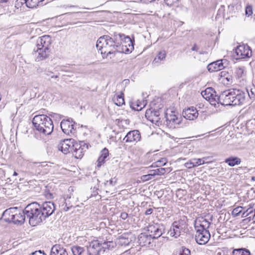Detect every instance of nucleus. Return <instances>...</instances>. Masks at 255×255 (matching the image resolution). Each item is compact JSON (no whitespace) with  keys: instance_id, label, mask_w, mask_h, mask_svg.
I'll return each mask as SVG.
<instances>
[{"instance_id":"nucleus-1","label":"nucleus","mask_w":255,"mask_h":255,"mask_svg":"<svg viewBox=\"0 0 255 255\" xmlns=\"http://www.w3.org/2000/svg\"><path fill=\"white\" fill-rule=\"evenodd\" d=\"M118 33H114L113 37L109 35H103L100 37L97 41L96 47L101 53L106 57L110 54L119 52V39Z\"/></svg>"},{"instance_id":"nucleus-2","label":"nucleus","mask_w":255,"mask_h":255,"mask_svg":"<svg viewBox=\"0 0 255 255\" xmlns=\"http://www.w3.org/2000/svg\"><path fill=\"white\" fill-rule=\"evenodd\" d=\"M32 124L36 130L44 135L51 134L53 130V121L45 115L40 114L34 116Z\"/></svg>"},{"instance_id":"nucleus-3","label":"nucleus","mask_w":255,"mask_h":255,"mask_svg":"<svg viewBox=\"0 0 255 255\" xmlns=\"http://www.w3.org/2000/svg\"><path fill=\"white\" fill-rule=\"evenodd\" d=\"M40 209V204L35 202L29 204L24 208L25 214L29 219V223L32 226H35L43 221Z\"/></svg>"},{"instance_id":"nucleus-4","label":"nucleus","mask_w":255,"mask_h":255,"mask_svg":"<svg viewBox=\"0 0 255 255\" xmlns=\"http://www.w3.org/2000/svg\"><path fill=\"white\" fill-rule=\"evenodd\" d=\"M26 217L24 209L19 210L17 207L9 208L3 213L4 221L9 223L12 222L14 224H23Z\"/></svg>"},{"instance_id":"nucleus-5","label":"nucleus","mask_w":255,"mask_h":255,"mask_svg":"<svg viewBox=\"0 0 255 255\" xmlns=\"http://www.w3.org/2000/svg\"><path fill=\"white\" fill-rule=\"evenodd\" d=\"M115 243L112 241L100 243L98 240L91 242L86 247L88 255H101L106 250H112L114 248Z\"/></svg>"},{"instance_id":"nucleus-6","label":"nucleus","mask_w":255,"mask_h":255,"mask_svg":"<svg viewBox=\"0 0 255 255\" xmlns=\"http://www.w3.org/2000/svg\"><path fill=\"white\" fill-rule=\"evenodd\" d=\"M226 95V97L222 96L226 106H239L244 104L247 94L242 90L234 89L227 92Z\"/></svg>"},{"instance_id":"nucleus-7","label":"nucleus","mask_w":255,"mask_h":255,"mask_svg":"<svg viewBox=\"0 0 255 255\" xmlns=\"http://www.w3.org/2000/svg\"><path fill=\"white\" fill-rule=\"evenodd\" d=\"M118 36L120 37L119 39V53L131 52L134 49V39L132 40L128 36L122 33H118Z\"/></svg>"},{"instance_id":"nucleus-8","label":"nucleus","mask_w":255,"mask_h":255,"mask_svg":"<svg viewBox=\"0 0 255 255\" xmlns=\"http://www.w3.org/2000/svg\"><path fill=\"white\" fill-rule=\"evenodd\" d=\"M164 226L162 224L153 223L147 227L149 237L154 239L159 238L164 233Z\"/></svg>"},{"instance_id":"nucleus-9","label":"nucleus","mask_w":255,"mask_h":255,"mask_svg":"<svg viewBox=\"0 0 255 255\" xmlns=\"http://www.w3.org/2000/svg\"><path fill=\"white\" fill-rule=\"evenodd\" d=\"M186 226V222L184 220H180L174 221L171 226L170 230L168 231V235L175 238L179 237L182 232Z\"/></svg>"},{"instance_id":"nucleus-10","label":"nucleus","mask_w":255,"mask_h":255,"mask_svg":"<svg viewBox=\"0 0 255 255\" xmlns=\"http://www.w3.org/2000/svg\"><path fill=\"white\" fill-rule=\"evenodd\" d=\"M171 114L165 113L164 118L165 121L164 124L169 128L174 129L181 122V117H178L175 114V112L171 111Z\"/></svg>"},{"instance_id":"nucleus-11","label":"nucleus","mask_w":255,"mask_h":255,"mask_svg":"<svg viewBox=\"0 0 255 255\" xmlns=\"http://www.w3.org/2000/svg\"><path fill=\"white\" fill-rule=\"evenodd\" d=\"M41 215L43 220L50 216L55 210V204L51 201H47L40 204Z\"/></svg>"},{"instance_id":"nucleus-12","label":"nucleus","mask_w":255,"mask_h":255,"mask_svg":"<svg viewBox=\"0 0 255 255\" xmlns=\"http://www.w3.org/2000/svg\"><path fill=\"white\" fill-rule=\"evenodd\" d=\"M161 112V107H151L146 111L145 116L152 123H157L160 119L159 116Z\"/></svg>"},{"instance_id":"nucleus-13","label":"nucleus","mask_w":255,"mask_h":255,"mask_svg":"<svg viewBox=\"0 0 255 255\" xmlns=\"http://www.w3.org/2000/svg\"><path fill=\"white\" fill-rule=\"evenodd\" d=\"M252 50L248 45H240L235 50L237 59L249 58L252 56Z\"/></svg>"},{"instance_id":"nucleus-14","label":"nucleus","mask_w":255,"mask_h":255,"mask_svg":"<svg viewBox=\"0 0 255 255\" xmlns=\"http://www.w3.org/2000/svg\"><path fill=\"white\" fill-rule=\"evenodd\" d=\"M196 233L195 239L197 244L205 245L210 238V234L208 230L195 229Z\"/></svg>"},{"instance_id":"nucleus-15","label":"nucleus","mask_w":255,"mask_h":255,"mask_svg":"<svg viewBox=\"0 0 255 255\" xmlns=\"http://www.w3.org/2000/svg\"><path fill=\"white\" fill-rule=\"evenodd\" d=\"M75 123L72 119L69 118L67 120H63L60 124V127L63 132L67 135L74 133L76 130L74 128Z\"/></svg>"},{"instance_id":"nucleus-16","label":"nucleus","mask_w":255,"mask_h":255,"mask_svg":"<svg viewBox=\"0 0 255 255\" xmlns=\"http://www.w3.org/2000/svg\"><path fill=\"white\" fill-rule=\"evenodd\" d=\"M141 139L140 132L138 130L134 129L128 131L123 139L126 143H137Z\"/></svg>"},{"instance_id":"nucleus-17","label":"nucleus","mask_w":255,"mask_h":255,"mask_svg":"<svg viewBox=\"0 0 255 255\" xmlns=\"http://www.w3.org/2000/svg\"><path fill=\"white\" fill-rule=\"evenodd\" d=\"M74 140L72 138L65 139L61 140L58 145V149L64 154L72 151L73 144H75Z\"/></svg>"},{"instance_id":"nucleus-18","label":"nucleus","mask_w":255,"mask_h":255,"mask_svg":"<svg viewBox=\"0 0 255 255\" xmlns=\"http://www.w3.org/2000/svg\"><path fill=\"white\" fill-rule=\"evenodd\" d=\"M226 60L222 59L212 62L208 65L207 69L210 72H214L224 69L226 66L224 65Z\"/></svg>"},{"instance_id":"nucleus-19","label":"nucleus","mask_w":255,"mask_h":255,"mask_svg":"<svg viewBox=\"0 0 255 255\" xmlns=\"http://www.w3.org/2000/svg\"><path fill=\"white\" fill-rule=\"evenodd\" d=\"M51 38L49 35H44L39 37L37 40L36 47L45 49H50L49 47L51 44Z\"/></svg>"},{"instance_id":"nucleus-20","label":"nucleus","mask_w":255,"mask_h":255,"mask_svg":"<svg viewBox=\"0 0 255 255\" xmlns=\"http://www.w3.org/2000/svg\"><path fill=\"white\" fill-rule=\"evenodd\" d=\"M212 216L210 217L209 221L208 219L204 218H201L195 221L194 227L195 229L208 230L209 228L211 222L212 221Z\"/></svg>"},{"instance_id":"nucleus-21","label":"nucleus","mask_w":255,"mask_h":255,"mask_svg":"<svg viewBox=\"0 0 255 255\" xmlns=\"http://www.w3.org/2000/svg\"><path fill=\"white\" fill-rule=\"evenodd\" d=\"M198 111L196 108L194 107H191L185 110L182 112V116L187 120H194L197 118L198 116Z\"/></svg>"},{"instance_id":"nucleus-22","label":"nucleus","mask_w":255,"mask_h":255,"mask_svg":"<svg viewBox=\"0 0 255 255\" xmlns=\"http://www.w3.org/2000/svg\"><path fill=\"white\" fill-rule=\"evenodd\" d=\"M33 52L35 54H38L36 58L37 61H41L46 58L50 52V49H45L44 48H40L36 47V49H33Z\"/></svg>"},{"instance_id":"nucleus-23","label":"nucleus","mask_w":255,"mask_h":255,"mask_svg":"<svg viewBox=\"0 0 255 255\" xmlns=\"http://www.w3.org/2000/svg\"><path fill=\"white\" fill-rule=\"evenodd\" d=\"M50 255H68V253L62 246L56 244L51 248Z\"/></svg>"},{"instance_id":"nucleus-24","label":"nucleus","mask_w":255,"mask_h":255,"mask_svg":"<svg viewBox=\"0 0 255 255\" xmlns=\"http://www.w3.org/2000/svg\"><path fill=\"white\" fill-rule=\"evenodd\" d=\"M73 255H88L87 249L78 245H74L71 247Z\"/></svg>"},{"instance_id":"nucleus-25","label":"nucleus","mask_w":255,"mask_h":255,"mask_svg":"<svg viewBox=\"0 0 255 255\" xmlns=\"http://www.w3.org/2000/svg\"><path fill=\"white\" fill-rule=\"evenodd\" d=\"M72 152L76 158H81L83 155L84 151L80 148V146L78 144L77 142H75L73 144V149Z\"/></svg>"},{"instance_id":"nucleus-26","label":"nucleus","mask_w":255,"mask_h":255,"mask_svg":"<svg viewBox=\"0 0 255 255\" xmlns=\"http://www.w3.org/2000/svg\"><path fill=\"white\" fill-rule=\"evenodd\" d=\"M109 156V150L107 148H104L101 151V154L99 157L97 162V167H100L103 163L105 161L106 159Z\"/></svg>"},{"instance_id":"nucleus-27","label":"nucleus","mask_w":255,"mask_h":255,"mask_svg":"<svg viewBox=\"0 0 255 255\" xmlns=\"http://www.w3.org/2000/svg\"><path fill=\"white\" fill-rule=\"evenodd\" d=\"M225 162L229 166L233 167L241 163V159L237 156H230L225 160Z\"/></svg>"},{"instance_id":"nucleus-28","label":"nucleus","mask_w":255,"mask_h":255,"mask_svg":"<svg viewBox=\"0 0 255 255\" xmlns=\"http://www.w3.org/2000/svg\"><path fill=\"white\" fill-rule=\"evenodd\" d=\"M128 235L124 234L121 236L118 239V243L122 246H128L131 242V238L128 237Z\"/></svg>"},{"instance_id":"nucleus-29","label":"nucleus","mask_w":255,"mask_h":255,"mask_svg":"<svg viewBox=\"0 0 255 255\" xmlns=\"http://www.w3.org/2000/svg\"><path fill=\"white\" fill-rule=\"evenodd\" d=\"M227 92H224L222 93L219 96L217 95L214 96L213 99H214V101L216 103V104H221L222 105L226 106V103H224V100L223 97L222 96L226 97L227 96Z\"/></svg>"},{"instance_id":"nucleus-30","label":"nucleus","mask_w":255,"mask_h":255,"mask_svg":"<svg viewBox=\"0 0 255 255\" xmlns=\"http://www.w3.org/2000/svg\"><path fill=\"white\" fill-rule=\"evenodd\" d=\"M232 253L233 255H251L250 252L245 248L235 249Z\"/></svg>"},{"instance_id":"nucleus-31","label":"nucleus","mask_w":255,"mask_h":255,"mask_svg":"<svg viewBox=\"0 0 255 255\" xmlns=\"http://www.w3.org/2000/svg\"><path fill=\"white\" fill-rule=\"evenodd\" d=\"M146 101H143L142 102H136V104H132L130 107L135 111H141L146 105Z\"/></svg>"},{"instance_id":"nucleus-32","label":"nucleus","mask_w":255,"mask_h":255,"mask_svg":"<svg viewBox=\"0 0 255 255\" xmlns=\"http://www.w3.org/2000/svg\"><path fill=\"white\" fill-rule=\"evenodd\" d=\"M166 56V52L165 50L159 51L156 57L154 58L153 62L158 63L159 61L164 60Z\"/></svg>"},{"instance_id":"nucleus-33","label":"nucleus","mask_w":255,"mask_h":255,"mask_svg":"<svg viewBox=\"0 0 255 255\" xmlns=\"http://www.w3.org/2000/svg\"><path fill=\"white\" fill-rule=\"evenodd\" d=\"M115 104L118 106H121L125 104L124 96L122 95H117L114 99Z\"/></svg>"},{"instance_id":"nucleus-34","label":"nucleus","mask_w":255,"mask_h":255,"mask_svg":"<svg viewBox=\"0 0 255 255\" xmlns=\"http://www.w3.org/2000/svg\"><path fill=\"white\" fill-rule=\"evenodd\" d=\"M212 92H214V90L212 88H208L205 91L201 92V95L207 100V99H210L209 96Z\"/></svg>"},{"instance_id":"nucleus-35","label":"nucleus","mask_w":255,"mask_h":255,"mask_svg":"<svg viewBox=\"0 0 255 255\" xmlns=\"http://www.w3.org/2000/svg\"><path fill=\"white\" fill-rule=\"evenodd\" d=\"M249 207L244 212H243L242 214V217L244 218L248 217V216H252L253 213V207L251 204L249 205Z\"/></svg>"},{"instance_id":"nucleus-36","label":"nucleus","mask_w":255,"mask_h":255,"mask_svg":"<svg viewBox=\"0 0 255 255\" xmlns=\"http://www.w3.org/2000/svg\"><path fill=\"white\" fill-rule=\"evenodd\" d=\"M243 208L241 206H238L234 208L232 211V215L234 217H237L240 215L242 213Z\"/></svg>"},{"instance_id":"nucleus-37","label":"nucleus","mask_w":255,"mask_h":255,"mask_svg":"<svg viewBox=\"0 0 255 255\" xmlns=\"http://www.w3.org/2000/svg\"><path fill=\"white\" fill-rule=\"evenodd\" d=\"M117 183V179L115 178H112L109 181H106V182H105V186L107 187H114Z\"/></svg>"},{"instance_id":"nucleus-38","label":"nucleus","mask_w":255,"mask_h":255,"mask_svg":"<svg viewBox=\"0 0 255 255\" xmlns=\"http://www.w3.org/2000/svg\"><path fill=\"white\" fill-rule=\"evenodd\" d=\"M179 255H191L190 250L184 247L181 248Z\"/></svg>"},{"instance_id":"nucleus-39","label":"nucleus","mask_w":255,"mask_h":255,"mask_svg":"<svg viewBox=\"0 0 255 255\" xmlns=\"http://www.w3.org/2000/svg\"><path fill=\"white\" fill-rule=\"evenodd\" d=\"M222 82H224L225 84L227 85L231 84L233 82L232 75L229 74L225 78L222 79Z\"/></svg>"},{"instance_id":"nucleus-40","label":"nucleus","mask_w":255,"mask_h":255,"mask_svg":"<svg viewBox=\"0 0 255 255\" xmlns=\"http://www.w3.org/2000/svg\"><path fill=\"white\" fill-rule=\"evenodd\" d=\"M192 159V160L193 161V163H194V164L195 165V166H198V165H200L203 164L205 163V161L203 160V159H201V158H198V159L194 158V159Z\"/></svg>"},{"instance_id":"nucleus-41","label":"nucleus","mask_w":255,"mask_h":255,"mask_svg":"<svg viewBox=\"0 0 255 255\" xmlns=\"http://www.w3.org/2000/svg\"><path fill=\"white\" fill-rule=\"evenodd\" d=\"M78 144L80 146V148H81L84 152L89 148V144L85 143L84 141H80L79 143H78Z\"/></svg>"},{"instance_id":"nucleus-42","label":"nucleus","mask_w":255,"mask_h":255,"mask_svg":"<svg viewBox=\"0 0 255 255\" xmlns=\"http://www.w3.org/2000/svg\"><path fill=\"white\" fill-rule=\"evenodd\" d=\"M155 170H156L157 175H163L166 172L165 168H162V167L157 168Z\"/></svg>"},{"instance_id":"nucleus-43","label":"nucleus","mask_w":255,"mask_h":255,"mask_svg":"<svg viewBox=\"0 0 255 255\" xmlns=\"http://www.w3.org/2000/svg\"><path fill=\"white\" fill-rule=\"evenodd\" d=\"M246 14L249 16L253 14L252 7L250 5L247 6L246 8Z\"/></svg>"},{"instance_id":"nucleus-44","label":"nucleus","mask_w":255,"mask_h":255,"mask_svg":"<svg viewBox=\"0 0 255 255\" xmlns=\"http://www.w3.org/2000/svg\"><path fill=\"white\" fill-rule=\"evenodd\" d=\"M185 166L189 169H190L193 167H195L192 159H191L189 162L185 163Z\"/></svg>"},{"instance_id":"nucleus-45","label":"nucleus","mask_w":255,"mask_h":255,"mask_svg":"<svg viewBox=\"0 0 255 255\" xmlns=\"http://www.w3.org/2000/svg\"><path fill=\"white\" fill-rule=\"evenodd\" d=\"M64 206V207H63V210L65 212L69 211L73 207L72 205H70L69 204H68L66 202H65V203L62 205V206Z\"/></svg>"},{"instance_id":"nucleus-46","label":"nucleus","mask_w":255,"mask_h":255,"mask_svg":"<svg viewBox=\"0 0 255 255\" xmlns=\"http://www.w3.org/2000/svg\"><path fill=\"white\" fill-rule=\"evenodd\" d=\"M230 74L228 73V72L226 71H221L219 74V76H220L221 78L223 79L225 78L227 76H228Z\"/></svg>"},{"instance_id":"nucleus-47","label":"nucleus","mask_w":255,"mask_h":255,"mask_svg":"<svg viewBox=\"0 0 255 255\" xmlns=\"http://www.w3.org/2000/svg\"><path fill=\"white\" fill-rule=\"evenodd\" d=\"M147 238L148 235L143 234H141L138 237V240L140 241V244L141 243V241L143 242L144 239Z\"/></svg>"},{"instance_id":"nucleus-48","label":"nucleus","mask_w":255,"mask_h":255,"mask_svg":"<svg viewBox=\"0 0 255 255\" xmlns=\"http://www.w3.org/2000/svg\"><path fill=\"white\" fill-rule=\"evenodd\" d=\"M33 255H46V253L44 251L41 250L36 251L32 252Z\"/></svg>"},{"instance_id":"nucleus-49","label":"nucleus","mask_w":255,"mask_h":255,"mask_svg":"<svg viewBox=\"0 0 255 255\" xmlns=\"http://www.w3.org/2000/svg\"><path fill=\"white\" fill-rule=\"evenodd\" d=\"M152 178L151 176H150V175L149 173H148V174L147 175H143L141 177V179L143 180H144V181H147V180H150Z\"/></svg>"},{"instance_id":"nucleus-50","label":"nucleus","mask_w":255,"mask_h":255,"mask_svg":"<svg viewBox=\"0 0 255 255\" xmlns=\"http://www.w3.org/2000/svg\"><path fill=\"white\" fill-rule=\"evenodd\" d=\"M128 214L126 212H122L121 213V216H120V217L123 219V220H126L128 218Z\"/></svg>"},{"instance_id":"nucleus-51","label":"nucleus","mask_w":255,"mask_h":255,"mask_svg":"<svg viewBox=\"0 0 255 255\" xmlns=\"http://www.w3.org/2000/svg\"><path fill=\"white\" fill-rule=\"evenodd\" d=\"M248 219H249V221L252 220L255 222V209L254 210H253V213L252 214V216L249 217Z\"/></svg>"},{"instance_id":"nucleus-52","label":"nucleus","mask_w":255,"mask_h":255,"mask_svg":"<svg viewBox=\"0 0 255 255\" xmlns=\"http://www.w3.org/2000/svg\"><path fill=\"white\" fill-rule=\"evenodd\" d=\"M153 210V209L149 208L145 211V212H144V214L145 215H149L152 213Z\"/></svg>"},{"instance_id":"nucleus-53","label":"nucleus","mask_w":255,"mask_h":255,"mask_svg":"<svg viewBox=\"0 0 255 255\" xmlns=\"http://www.w3.org/2000/svg\"><path fill=\"white\" fill-rule=\"evenodd\" d=\"M52 72L50 71L49 70H47L46 69L44 70V74H45L46 75L51 77V76H52Z\"/></svg>"},{"instance_id":"nucleus-54","label":"nucleus","mask_w":255,"mask_h":255,"mask_svg":"<svg viewBox=\"0 0 255 255\" xmlns=\"http://www.w3.org/2000/svg\"><path fill=\"white\" fill-rule=\"evenodd\" d=\"M149 174L150 175V176H151V177L153 176H154L155 175H156L157 174H156V170L154 169V170H150L149 171Z\"/></svg>"},{"instance_id":"nucleus-55","label":"nucleus","mask_w":255,"mask_h":255,"mask_svg":"<svg viewBox=\"0 0 255 255\" xmlns=\"http://www.w3.org/2000/svg\"><path fill=\"white\" fill-rule=\"evenodd\" d=\"M216 91L214 90V92H212L211 94H209V99H207V100L208 101V100H211V99L213 98L214 97V96H216Z\"/></svg>"},{"instance_id":"nucleus-56","label":"nucleus","mask_w":255,"mask_h":255,"mask_svg":"<svg viewBox=\"0 0 255 255\" xmlns=\"http://www.w3.org/2000/svg\"><path fill=\"white\" fill-rule=\"evenodd\" d=\"M208 101L210 102V104L214 106L215 107L216 106V103L215 101H214V99L212 98L211 99V100H208Z\"/></svg>"},{"instance_id":"nucleus-57","label":"nucleus","mask_w":255,"mask_h":255,"mask_svg":"<svg viewBox=\"0 0 255 255\" xmlns=\"http://www.w3.org/2000/svg\"><path fill=\"white\" fill-rule=\"evenodd\" d=\"M37 72L38 73H42V72L44 73V70L43 68L39 67L37 68Z\"/></svg>"},{"instance_id":"nucleus-58","label":"nucleus","mask_w":255,"mask_h":255,"mask_svg":"<svg viewBox=\"0 0 255 255\" xmlns=\"http://www.w3.org/2000/svg\"><path fill=\"white\" fill-rule=\"evenodd\" d=\"M198 49H199V48L197 47V45L196 44H194V46L191 48V50L192 51H198Z\"/></svg>"},{"instance_id":"nucleus-59","label":"nucleus","mask_w":255,"mask_h":255,"mask_svg":"<svg viewBox=\"0 0 255 255\" xmlns=\"http://www.w3.org/2000/svg\"><path fill=\"white\" fill-rule=\"evenodd\" d=\"M37 164H38V165L37 166V167H43V166H44L45 165H46L47 164H46L45 162H42V163H36Z\"/></svg>"},{"instance_id":"nucleus-60","label":"nucleus","mask_w":255,"mask_h":255,"mask_svg":"<svg viewBox=\"0 0 255 255\" xmlns=\"http://www.w3.org/2000/svg\"><path fill=\"white\" fill-rule=\"evenodd\" d=\"M141 0L145 3H149V2H151L152 1H154L156 0Z\"/></svg>"},{"instance_id":"nucleus-61","label":"nucleus","mask_w":255,"mask_h":255,"mask_svg":"<svg viewBox=\"0 0 255 255\" xmlns=\"http://www.w3.org/2000/svg\"><path fill=\"white\" fill-rule=\"evenodd\" d=\"M165 2L167 5H171L173 1H170L169 0H164Z\"/></svg>"},{"instance_id":"nucleus-62","label":"nucleus","mask_w":255,"mask_h":255,"mask_svg":"<svg viewBox=\"0 0 255 255\" xmlns=\"http://www.w3.org/2000/svg\"><path fill=\"white\" fill-rule=\"evenodd\" d=\"M122 120H121L120 119H117L116 120V122H117V124H120L121 122H122Z\"/></svg>"},{"instance_id":"nucleus-63","label":"nucleus","mask_w":255,"mask_h":255,"mask_svg":"<svg viewBox=\"0 0 255 255\" xmlns=\"http://www.w3.org/2000/svg\"><path fill=\"white\" fill-rule=\"evenodd\" d=\"M58 77V75H56V76L52 75V76H51V78H57Z\"/></svg>"},{"instance_id":"nucleus-64","label":"nucleus","mask_w":255,"mask_h":255,"mask_svg":"<svg viewBox=\"0 0 255 255\" xmlns=\"http://www.w3.org/2000/svg\"><path fill=\"white\" fill-rule=\"evenodd\" d=\"M252 180L255 181V176H253L252 177Z\"/></svg>"}]
</instances>
